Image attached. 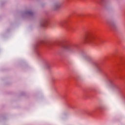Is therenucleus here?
I'll return each instance as SVG.
<instances>
[{"label": "nucleus", "instance_id": "1", "mask_svg": "<svg viewBox=\"0 0 125 125\" xmlns=\"http://www.w3.org/2000/svg\"><path fill=\"white\" fill-rule=\"evenodd\" d=\"M84 42L86 43H94V37L91 35L86 36L84 38Z\"/></svg>", "mask_w": 125, "mask_h": 125}, {"label": "nucleus", "instance_id": "2", "mask_svg": "<svg viewBox=\"0 0 125 125\" xmlns=\"http://www.w3.org/2000/svg\"><path fill=\"white\" fill-rule=\"evenodd\" d=\"M65 49L70 53H75V47L72 45H68L65 46Z\"/></svg>", "mask_w": 125, "mask_h": 125}, {"label": "nucleus", "instance_id": "3", "mask_svg": "<svg viewBox=\"0 0 125 125\" xmlns=\"http://www.w3.org/2000/svg\"><path fill=\"white\" fill-rule=\"evenodd\" d=\"M62 4L61 3H56L52 6V10H57L61 7Z\"/></svg>", "mask_w": 125, "mask_h": 125}, {"label": "nucleus", "instance_id": "4", "mask_svg": "<svg viewBox=\"0 0 125 125\" xmlns=\"http://www.w3.org/2000/svg\"><path fill=\"white\" fill-rule=\"evenodd\" d=\"M46 22H47L46 21H42L40 23V26L42 27L43 28H45V27H46Z\"/></svg>", "mask_w": 125, "mask_h": 125}, {"label": "nucleus", "instance_id": "5", "mask_svg": "<svg viewBox=\"0 0 125 125\" xmlns=\"http://www.w3.org/2000/svg\"><path fill=\"white\" fill-rule=\"evenodd\" d=\"M32 12H28L27 14H29V15H31L32 14Z\"/></svg>", "mask_w": 125, "mask_h": 125}]
</instances>
